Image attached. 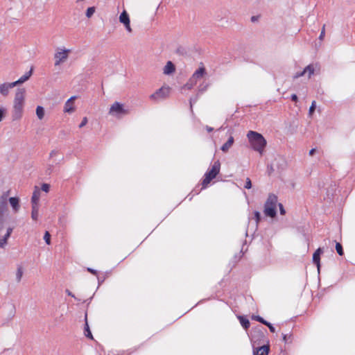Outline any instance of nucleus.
<instances>
[{"label":"nucleus","instance_id":"nucleus-35","mask_svg":"<svg viewBox=\"0 0 355 355\" xmlns=\"http://www.w3.org/2000/svg\"><path fill=\"white\" fill-rule=\"evenodd\" d=\"M324 35H325V25H323L321 32H320V36H319V40H322L324 37Z\"/></svg>","mask_w":355,"mask_h":355},{"label":"nucleus","instance_id":"nucleus-15","mask_svg":"<svg viewBox=\"0 0 355 355\" xmlns=\"http://www.w3.org/2000/svg\"><path fill=\"white\" fill-rule=\"evenodd\" d=\"M33 67L31 68L30 71H27L24 75H23L20 78L17 80L13 82L15 86L21 85L26 81H27L33 73Z\"/></svg>","mask_w":355,"mask_h":355},{"label":"nucleus","instance_id":"nucleus-23","mask_svg":"<svg viewBox=\"0 0 355 355\" xmlns=\"http://www.w3.org/2000/svg\"><path fill=\"white\" fill-rule=\"evenodd\" d=\"M36 114L39 119H42L44 116V109L42 106H37L36 108Z\"/></svg>","mask_w":355,"mask_h":355},{"label":"nucleus","instance_id":"nucleus-20","mask_svg":"<svg viewBox=\"0 0 355 355\" xmlns=\"http://www.w3.org/2000/svg\"><path fill=\"white\" fill-rule=\"evenodd\" d=\"M175 70V67L173 63L171 61H168L164 67L163 73L166 75H170L173 73Z\"/></svg>","mask_w":355,"mask_h":355},{"label":"nucleus","instance_id":"nucleus-53","mask_svg":"<svg viewBox=\"0 0 355 355\" xmlns=\"http://www.w3.org/2000/svg\"><path fill=\"white\" fill-rule=\"evenodd\" d=\"M196 100L195 101H193L191 98L190 99V105H191V107H192V105H193V103L195 102Z\"/></svg>","mask_w":355,"mask_h":355},{"label":"nucleus","instance_id":"nucleus-29","mask_svg":"<svg viewBox=\"0 0 355 355\" xmlns=\"http://www.w3.org/2000/svg\"><path fill=\"white\" fill-rule=\"evenodd\" d=\"M94 12H95L94 7H89L87 8V10L86 11V16L88 18H89L94 15Z\"/></svg>","mask_w":355,"mask_h":355},{"label":"nucleus","instance_id":"nucleus-43","mask_svg":"<svg viewBox=\"0 0 355 355\" xmlns=\"http://www.w3.org/2000/svg\"><path fill=\"white\" fill-rule=\"evenodd\" d=\"M5 110L3 108H0V122L2 121L3 117L4 116Z\"/></svg>","mask_w":355,"mask_h":355},{"label":"nucleus","instance_id":"nucleus-18","mask_svg":"<svg viewBox=\"0 0 355 355\" xmlns=\"http://www.w3.org/2000/svg\"><path fill=\"white\" fill-rule=\"evenodd\" d=\"M234 142V139L232 136H230L227 141L221 146L220 149L223 153H227L232 148Z\"/></svg>","mask_w":355,"mask_h":355},{"label":"nucleus","instance_id":"nucleus-14","mask_svg":"<svg viewBox=\"0 0 355 355\" xmlns=\"http://www.w3.org/2000/svg\"><path fill=\"white\" fill-rule=\"evenodd\" d=\"M13 230V227H8L6 228V233L3 237L0 238V248H3L6 246L7 241L10 236Z\"/></svg>","mask_w":355,"mask_h":355},{"label":"nucleus","instance_id":"nucleus-41","mask_svg":"<svg viewBox=\"0 0 355 355\" xmlns=\"http://www.w3.org/2000/svg\"><path fill=\"white\" fill-rule=\"evenodd\" d=\"M53 164H49L48 168L46 169V173L48 174H51L53 171Z\"/></svg>","mask_w":355,"mask_h":355},{"label":"nucleus","instance_id":"nucleus-27","mask_svg":"<svg viewBox=\"0 0 355 355\" xmlns=\"http://www.w3.org/2000/svg\"><path fill=\"white\" fill-rule=\"evenodd\" d=\"M196 84L189 78V81L184 85V88L191 89Z\"/></svg>","mask_w":355,"mask_h":355},{"label":"nucleus","instance_id":"nucleus-24","mask_svg":"<svg viewBox=\"0 0 355 355\" xmlns=\"http://www.w3.org/2000/svg\"><path fill=\"white\" fill-rule=\"evenodd\" d=\"M239 320H240L241 324L242 325V327L244 329H246L250 327V321L248 319L241 316V317H239Z\"/></svg>","mask_w":355,"mask_h":355},{"label":"nucleus","instance_id":"nucleus-25","mask_svg":"<svg viewBox=\"0 0 355 355\" xmlns=\"http://www.w3.org/2000/svg\"><path fill=\"white\" fill-rule=\"evenodd\" d=\"M305 73H308V78H310L312 74L314 73V68L313 65L309 64L304 69Z\"/></svg>","mask_w":355,"mask_h":355},{"label":"nucleus","instance_id":"nucleus-52","mask_svg":"<svg viewBox=\"0 0 355 355\" xmlns=\"http://www.w3.org/2000/svg\"><path fill=\"white\" fill-rule=\"evenodd\" d=\"M255 336H256V335H255V334H252V335L251 336V340H252V341H254V339H255Z\"/></svg>","mask_w":355,"mask_h":355},{"label":"nucleus","instance_id":"nucleus-33","mask_svg":"<svg viewBox=\"0 0 355 355\" xmlns=\"http://www.w3.org/2000/svg\"><path fill=\"white\" fill-rule=\"evenodd\" d=\"M315 106H316L315 101H313L311 107H309V114L310 116H311L313 114L315 109Z\"/></svg>","mask_w":355,"mask_h":355},{"label":"nucleus","instance_id":"nucleus-19","mask_svg":"<svg viewBox=\"0 0 355 355\" xmlns=\"http://www.w3.org/2000/svg\"><path fill=\"white\" fill-rule=\"evenodd\" d=\"M322 250L320 248H319L313 254V262L317 266L318 270H320V254H322Z\"/></svg>","mask_w":355,"mask_h":355},{"label":"nucleus","instance_id":"nucleus-22","mask_svg":"<svg viewBox=\"0 0 355 355\" xmlns=\"http://www.w3.org/2000/svg\"><path fill=\"white\" fill-rule=\"evenodd\" d=\"M31 218L33 220H37L39 216V207L31 206Z\"/></svg>","mask_w":355,"mask_h":355},{"label":"nucleus","instance_id":"nucleus-21","mask_svg":"<svg viewBox=\"0 0 355 355\" xmlns=\"http://www.w3.org/2000/svg\"><path fill=\"white\" fill-rule=\"evenodd\" d=\"M84 334L87 338H89L90 339H93V336L92 334V332L90 331L87 319V314H85V328H84Z\"/></svg>","mask_w":355,"mask_h":355},{"label":"nucleus","instance_id":"nucleus-9","mask_svg":"<svg viewBox=\"0 0 355 355\" xmlns=\"http://www.w3.org/2000/svg\"><path fill=\"white\" fill-rule=\"evenodd\" d=\"M119 21L123 24L126 29V31L129 33L132 32V28L130 27V21L128 14L125 10H123L119 16Z\"/></svg>","mask_w":355,"mask_h":355},{"label":"nucleus","instance_id":"nucleus-34","mask_svg":"<svg viewBox=\"0 0 355 355\" xmlns=\"http://www.w3.org/2000/svg\"><path fill=\"white\" fill-rule=\"evenodd\" d=\"M244 187L245 189H250L252 187V182H251V180H250V179L249 178H246L245 184L244 185Z\"/></svg>","mask_w":355,"mask_h":355},{"label":"nucleus","instance_id":"nucleus-30","mask_svg":"<svg viewBox=\"0 0 355 355\" xmlns=\"http://www.w3.org/2000/svg\"><path fill=\"white\" fill-rule=\"evenodd\" d=\"M208 86H209L208 83H203L200 84L198 87V92H201V93L204 92L207 89Z\"/></svg>","mask_w":355,"mask_h":355},{"label":"nucleus","instance_id":"nucleus-54","mask_svg":"<svg viewBox=\"0 0 355 355\" xmlns=\"http://www.w3.org/2000/svg\"><path fill=\"white\" fill-rule=\"evenodd\" d=\"M257 334H259V336H260L261 337L263 336V334L261 332H258Z\"/></svg>","mask_w":355,"mask_h":355},{"label":"nucleus","instance_id":"nucleus-39","mask_svg":"<svg viewBox=\"0 0 355 355\" xmlns=\"http://www.w3.org/2000/svg\"><path fill=\"white\" fill-rule=\"evenodd\" d=\"M305 74H306V73H305V71H304V70H303V71H302L301 72H297V73H296L294 75L293 78H300V77H301V76H304Z\"/></svg>","mask_w":355,"mask_h":355},{"label":"nucleus","instance_id":"nucleus-40","mask_svg":"<svg viewBox=\"0 0 355 355\" xmlns=\"http://www.w3.org/2000/svg\"><path fill=\"white\" fill-rule=\"evenodd\" d=\"M87 123V117H84L81 121V123L79 125V128H81L84 127Z\"/></svg>","mask_w":355,"mask_h":355},{"label":"nucleus","instance_id":"nucleus-1","mask_svg":"<svg viewBox=\"0 0 355 355\" xmlns=\"http://www.w3.org/2000/svg\"><path fill=\"white\" fill-rule=\"evenodd\" d=\"M25 96V88H17L16 89L12 109V119L13 121L19 120L22 117Z\"/></svg>","mask_w":355,"mask_h":355},{"label":"nucleus","instance_id":"nucleus-46","mask_svg":"<svg viewBox=\"0 0 355 355\" xmlns=\"http://www.w3.org/2000/svg\"><path fill=\"white\" fill-rule=\"evenodd\" d=\"M87 271L90 272L93 275H96L97 274V271L96 270H94V269L91 268H87Z\"/></svg>","mask_w":355,"mask_h":355},{"label":"nucleus","instance_id":"nucleus-38","mask_svg":"<svg viewBox=\"0 0 355 355\" xmlns=\"http://www.w3.org/2000/svg\"><path fill=\"white\" fill-rule=\"evenodd\" d=\"M266 326H267L270 331L272 332V333H275V328L272 326V324L270 322H268L267 321L266 324H265Z\"/></svg>","mask_w":355,"mask_h":355},{"label":"nucleus","instance_id":"nucleus-31","mask_svg":"<svg viewBox=\"0 0 355 355\" xmlns=\"http://www.w3.org/2000/svg\"><path fill=\"white\" fill-rule=\"evenodd\" d=\"M44 240L45 241V242L47 245H49L51 243V235L48 231H46L44 233Z\"/></svg>","mask_w":355,"mask_h":355},{"label":"nucleus","instance_id":"nucleus-28","mask_svg":"<svg viewBox=\"0 0 355 355\" xmlns=\"http://www.w3.org/2000/svg\"><path fill=\"white\" fill-rule=\"evenodd\" d=\"M22 275H23V270L21 269V268L19 267L17 268V273H16V279L18 282L21 281Z\"/></svg>","mask_w":355,"mask_h":355},{"label":"nucleus","instance_id":"nucleus-4","mask_svg":"<svg viewBox=\"0 0 355 355\" xmlns=\"http://www.w3.org/2000/svg\"><path fill=\"white\" fill-rule=\"evenodd\" d=\"M277 203V197L273 193L269 194L264 205L263 212L266 216L274 218L276 216V207Z\"/></svg>","mask_w":355,"mask_h":355},{"label":"nucleus","instance_id":"nucleus-3","mask_svg":"<svg viewBox=\"0 0 355 355\" xmlns=\"http://www.w3.org/2000/svg\"><path fill=\"white\" fill-rule=\"evenodd\" d=\"M10 191H7L0 196V232L4 229L6 223V212L8 211V196Z\"/></svg>","mask_w":355,"mask_h":355},{"label":"nucleus","instance_id":"nucleus-8","mask_svg":"<svg viewBox=\"0 0 355 355\" xmlns=\"http://www.w3.org/2000/svg\"><path fill=\"white\" fill-rule=\"evenodd\" d=\"M127 112L123 109V105L118 102H115L112 104L110 109V114L114 116H119L121 114H125Z\"/></svg>","mask_w":355,"mask_h":355},{"label":"nucleus","instance_id":"nucleus-5","mask_svg":"<svg viewBox=\"0 0 355 355\" xmlns=\"http://www.w3.org/2000/svg\"><path fill=\"white\" fill-rule=\"evenodd\" d=\"M220 163L219 160H217L211 166V168L209 169L205 174V178L202 182L203 189L206 188L210 182L216 177V175L220 172Z\"/></svg>","mask_w":355,"mask_h":355},{"label":"nucleus","instance_id":"nucleus-11","mask_svg":"<svg viewBox=\"0 0 355 355\" xmlns=\"http://www.w3.org/2000/svg\"><path fill=\"white\" fill-rule=\"evenodd\" d=\"M16 87L14 83H4L0 85V94L3 96H7L10 89Z\"/></svg>","mask_w":355,"mask_h":355},{"label":"nucleus","instance_id":"nucleus-50","mask_svg":"<svg viewBox=\"0 0 355 355\" xmlns=\"http://www.w3.org/2000/svg\"><path fill=\"white\" fill-rule=\"evenodd\" d=\"M315 151V148H312L311 150H310L309 155L312 156L314 154Z\"/></svg>","mask_w":355,"mask_h":355},{"label":"nucleus","instance_id":"nucleus-13","mask_svg":"<svg viewBox=\"0 0 355 355\" xmlns=\"http://www.w3.org/2000/svg\"><path fill=\"white\" fill-rule=\"evenodd\" d=\"M8 201L9 202L13 211L17 213L20 209L19 198L18 197H8Z\"/></svg>","mask_w":355,"mask_h":355},{"label":"nucleus","instance_id":"nucleus-48","mask_svg":"<svg viewBox=\"0 0 355 355\" xmlns=\"http://www.w3.org/2000/svg\"><path fill=\"white\" fill-rule=\"evenodd\" d=\"M66 293H67V294L68 295L71 296V297H75V296L73 295V293H72L70 291H69V290H66Z\"/></svg>","mask_w":355,"mask_h":355},{"label":"nucleus","instance_id":"nucleus-16","mask_svg":"<svg viewBox=\"0 0 355 355\" xmlns=\"http://www.w3.org/2000/svg\"><path fill=\"white\" fill-rule=\"evenodd\" d=\"M269 352V347L266 345H263L261 347H259L257 348H254L253 354L254 355H268Z\"/></svg>","mask_w":355,"mask_h":355},{"label":"nucleus","instance_id":"nucleus-6","mask_svg":"<svg viewBox=\"0 0 355 355\" xmlns=\"http://www.w3.org/2000/svg\"><path fill=\"white\" fill-rule=\"evenodd\" d=\"M171 88L168 86H163L155 92L152 94L149 98L150 100L155 102H159L163 101L168 97L170 94Z\"/></svg>","mask_w":355,"mask_h":355},{"label":"nucleus","instance_id":"nucleus-42","mask_svg":"<svg viewBox=\"0 0 355 355\" xmlns=\"http://www.w3.org/2000/svg\"><path fill=\"white\" fill-rule=\"evenodd\" d=\"M279 211H280V214L282 215H284L285 213H286V211L283 207V205L282 204H279Z\"/></svg>","mask_w":355,"mask_h":355},{"label":"nucleus","instance_id":"nucleus-45","mask_svg":"<svg viewBox=\"0 0 355 355\" xmlns=\"http://www.w3.org/2000/svg\"><path fill=\"white\" fill-rule=\"evenodd\" d=\"M291 98L293 101H295V102L297 101L298 98L296 94H292Z\"/></svg>","mask_w":355,"mask_h":355},{"label":"nucleus","instance_id":"nucleus-7","mask_svg":"<svg viewBox=\"0 0 355 355\" xmlns=\"http://www.w3.org/2000/svg\"><path fill=\"white\" fill-rule=\"evenodd\" d=\"M69 53H70L69 49H58L57 52L54 55L55 65L58 66L61 63L65 62L68 58Z\"/></svg>","mask_w":355,"mask_h":355},{"label":"nucleus","instance_id":"nucleus-47","mask_svg":"<svg viewBox=\"0 0 355 355\" xmlns=\"http://www.w3.org/2000/svg\"><path fill=\"white\" fill-rule=\"evenodd\" d=\"M288 334H283V340H284V342H287V340H288Z\"/></svg>","mask_w":355,"mask_h":355},{"label":"nucleus","instance_id":"nucleus-17","mask_svg":"<svg viewBox=\"0 0 355 355\" xmlns=\"http://www.w3.org/2000/svg\"><path fill=\"white\" fill-rule=\"evenodd\" d=\"M75 98V96H72L67 101L64 107V112L72 113L74 111V107L73 106L72 101H73Z\"/></svg>","mask_w":355,"mask_h":355},{"label":"nucleus","instance_id":"nucleus-44","mask_svg":"<svg viewBox=\"0 0 355 355\" xmlns=\"http://www.w3.org/2000/svg\"><path fill=\"white\" fill-rule=\"evenodd\" d=\"M57 154H58V151H56V150H52V151L50 153L49 157H50V158H52V157H53L54 156H55Z\"/></svg>","mask_w":355,"mask_h":355},{"label":"nucleus","instance_id":"nucleus-26","mask_svg":"<svg viewBox=\"0 0 355 355\" xmlns=\"http://www.w3.org/2000/svg\"><path fill=\"white\" fill-rule=\"evenodd\" d=\"M336 250L339 255H340V256L343 255L344 252H343V246L340 243H338V242L336 243Z\"/></svg>","mask_w":355,"mask_h":355},{"label":"nucleus","instance_id":"nucleus-37","mask_svg":"<svg viewBox=\"0 0 355 355\" xmlns=\"http://www.w3.org/2000/svg\"><path fill=\"white\" fill-rule=\"evenodd\" d=\"M49 188L50 186L48 184L44 183L42 185V190L46 193L49 192Z\"/></svg>","mask_w":355,"mask_h":355},{"label":"nucleus","instance_id":"nucleus-36","mask_svg":"<svg viewBox=\"0 0 355 355\" xmlns=\"http://www.w3.org/2000/svg\"><path fill=\"white\" fill-rule=\"evenodd\" d=\"M254 219L257 224L261 220V214L259 211H254Z\"/></svg>","mask_w":355,"mask_h":355},{"label":"nucleus","instance_id":"nucleus-49","mask_svg":"<svg viewBox=\"0 0 355 355\" xmlns=\"http://www.w3.org/2000/svg\"><path fill=\"white\" fill-rule=\"evenodd\" d=\"M206 130H207L209 132H212V131H213L214 128H211V127H209V126L207 125V126H206Z\"/></svg>","mask_w":355,"mask_h":355},{"label":"nucleus","instance_id":"nucleus-12","mask_svg":"<svg viewBox=\"0 0 355 355\" xmlns=\"http://www.w3.org/2000/svg\"><path fill=\"white\" fill-rule=\"evenodd\" d=\"M41 191L37 187H35L31 198V206L39 207V201L40 198Z\"/></svg>","mask_w":355,"mask_h":355},{"label":"nucleus","instance_id":"nucleus-51","mask_svg":"<svg viewBox=\"0 0 355 355\" xmlns=\"http://www.w3.org/2000/svg\"><path fill=\"white\" fill-rule=\"evenodd\" d=\"M251 20H252V21H255L257 20V17H255V16L252 17Z\"/></svg>","mask_w":355,"mask_h":355},{"label":"nucleus","instance_id":"nucleus-2","mask_svg":"<svg viewBox=\"0 0 355 355\" xmlns=\"http://www.w3.org/2000/svg\"><path fill=\"white\" fill-rule=\"evenodd\" d=\"M247 137L252 148L262 155L266 146V141L264 137L260 133L252 130L248 132Z\"/></svg>","mask_w":355,"mask_h":355},{"label":"nucleus","instance_id":"nucleus-32","mask_svg":"<svg viewBox=\"0 0 355 355\" xmlns=\"http://www.w3.org/2000/svg\"><path fill=\"white\" fill-rule=\"evenodd\" d=\"M252 319L265 324H266L267 321L265 320L263 318H261V316L259 315H254V316H252Z\"/></svg>","mask_w":355,"mask_h":355},{"label":"nucleus","instance_id":"nucleus-10","mask_svg":"<svg viewBox=\"0 0 355 355\" xmlns=\"http://www.w3.org/2000/svg\"><path fill=\"white\" fill-rule=\"evenodd\" d=\"M205 74L206 69L203 66H202L195 71L190 78L191 79V81L197 84L198 81L202 78Z\"/></svg>","mask_w":355,"mask_h":355}]
</instances>
